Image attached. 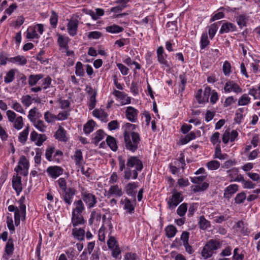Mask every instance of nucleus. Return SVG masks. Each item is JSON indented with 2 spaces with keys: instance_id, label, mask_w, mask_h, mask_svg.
I'll return each instance as SVG.
<instances>
[{
  "instance_id": "f257e3e1",
  "label": "nucleus",
  "mask_w": 260,
  "mask_h": 260,
  "mask_svg": "<svg viewBox=\"0 0 260 260\" xmlns=\"http://www.w3.org/2000/svg\"><path fill=\"white\" fill-rule=\"evenodd\" d=\"M125 148L132 152H135L139 148L140 143V137L138 133L125 131L123 133Z\"/></svg>"
},
{
  "instance_id": "f03ea898",
  "label": "nucleus",
  "mask_w": 260,
  "mask_h": 260,
  "mask_svg": "<svg viewBox=\"0 0 260 260\" xmlns=\"http://www.w3.org/2000/svg\"><path fill=\"white\" fill-rule=\"evenodd\" d=\"M222 242L219 240L211 239L204 246L201 255L204 259H207L211 257L214 253V251L216 250L221 247Z\"/></svg>"
},
{
  "instance_id": "7ed1b4c3",
  "label": "nucleus",
  "mask_w": 260,
  "mask_h": 260,
  "mask_svg": "<svg viewBox=\"0 0 260 260\" xmlns=\"http://www.w3.org/2000/svg\"><path fill=\"white\" fill-rule=\"evenodd\" d=\"M81 196L82 201L85 203L88 209L94 207L98 203L97 198L95 196L89 192L84 187L81 189Z\"/></svg>"
},
{
  "instance_id": "20e7f679",
  "label": "nucleus",
  "mask_w": 260,
  "mask_h": 260,
  "mask_svg": "<svg viewBox=\"0 0 260 260\" xmlns=\"http://www.w3.org/2000/svg\"><path fill=\"white\" fill-rule=\"evenodd\" d=\"M8 121L13 123V126L17 130L21 129L24 125L23 118L21 116H17L13 111L9 110L6 112Z\"/></svg>"
},
{
  "instance_id": "39448f33",
  "label": "nucleus",
  "mask_w": 260,
  "mask_h": 260,
  "mask_svg": "<svg viewBox=\"0 0 260 260\" xmlns=\"http://www.w3.org/2000/svg\"><path fill=\"white\" fill-rule=\"evenodd\" d=\"M8 121L13 123V126L17 130L21 129L24 125L23 118L21 116H17L13 111L9 110L6 112Z\"/></svg>"
},
{
  "instance_id": "423d86ee",
  "label": "nucleus",
  "mask_w": 260,
  "mask_h": 260,
  "mask_svg": "<svg viewBox=\"0 0 260 260\" xmlns=\"http://www.w3.org/2000/svg\"><path fill=\"white\" fill-rule=\"evenodd\" d=\"M183 201V197L180 192H175L170 197L168 205L170 209H175Z\"/></svg>"
},
{
  "instance_id": "0eeeda50",
  "label": "nucleus",
  "mask_w": 260,
  "mask_h": 260,
  "mask_svg": "<svg viewBox=\"0 0 260 260\" xmlns=\"http://www.w3.org/2000/svg\"><path fill=\"white\" fill-rule=\"evenodd\" d=\"M158 62L162 66V68H170L171 66L167 60V55L164 54V49L162 46L159 47L156 50Z\"/></svg>"
},
{
  "instance_id": "6e6552de",
  "label": "nucleus",
  "mask_w": 260,
  "mask_h": 260,
  "mask_svg": "<svg viewBox=\"0 0 260 260\" xmlns=\"http://www.w3.org/2000/svg\"><path fill=\"white\" fill-rule=\"evenodd\" d=\"M135 167L137 170H142L143 168L142 162L137 156L129 157L126 162V168Z\"/></svg>"
},
{
  "instance_id": "1a4fd4ad",
  "label": "nucleus",
  "mask_w": 260,
  "mask_h": 260,
  "mask_svg": "<svg viewBox=\"0 0 260 260\" xmlns=\"http://www.w3.org/2000/svg\"><path fill=\"white\" fill-rule=\"evenodd\" d=\"M63 191L62 197L64 202L67 206L71 205L73 202V197L76 194V190L74 188L69 187Z\"/></svg>"
},
{
  "instance_id": "9d476101",
  "label": "nucleus",
  "mask_w": 260,
  "mask_h": 260,
  "mask_svg": "<svg viewBox=\"0 0 260 260\" xmlns=\"http://www.w3.org/2000/svg\"><path fill=\"white\" fill-rule=\"evenodd\" d=\"M139 111L133 107H127L125 111L127 119L132 122H135L137 120Z\"/></svg>"
},
{
  "instance_id": "9b49d317",
  "label": "nucleus",
  "mask_w": 260,
  "mask_h": 260,
  "mask_svg": "<svg viewBox=\"0 0 260 260\" xmlns=\"http://www.w3.org/2000/svg\"><path fill=\"white\" fill-rule=\"evenodd\" d=\"M224 90L225 92H230L233 91L237 93H241L242 91L240 86L233 81L226 82Z\"/></svg>"
},
{
  "instance_id": "f8f14e48",
  "label": "nucleus",
  "mask_w": 260,
  "mask_h": 260,
  "mask_svg": "<svg viewBox=\"0 0 260 260\" xmlns=\"http://www.w3.org/2000/svg\"><path fill=\"white\" fill-rule=\"evenodd\" d=\"M71 222L73 226L75 227L84 224L86 222L82 213L72 212Z\"/></svg>"
},
{
  "instance_id": "ddd939ff",
  "label": "nucleus",
  "mask_w": 260,
  "mask_h": 260,
  "mask_svg": "<svg viewBox=\"0 0 260 260\" xmlns=\"http://www.w3.org/2000/svg\"><path fill=\"white\" fill-rule=\"evenodd\" d=\"M47 172L53 178H56L63 173V169L58 166L49 167Z\"/></svg>"
},
{
  "instance_id": "4468645a",
  "label": "nucleus",
  "mask_w": 260,
  "mask_h": 260,
  "mask_svg": "<svg viewBox=\"0 0 260 260\" xmlns=\"http://www.w3.org/2000/svg\"><path fill=\"white\" fill-rule=\"evenodd\" d=\"M12 183L13 189L16 191L17 195H19L22 190L21 177L18 175L13 176Z\"/></svg>"
},
{
  "instance_id": "2eb2a0df",
  "label": "nucleus",
  "mask_w": 260,
  "mask_h": 260,
  "mask_svg": "<svg viewBox=\"0 0 260 260\" xmlns=\"http://www.w3.org/2000/svg\"><path fill=\"white\" fill-rule=\"evenodd\" d=\"M78 26V21L76 19L71 20L67 25V29L69 34L74 36L77 34V31Z\"/></svg>"
},
{
  "instance_id": "dca6fc26",
  "label": "nucleus",
  "mask_w": 260,
  "mask_h": 260,
  "mask_svg": "<svg viewBox=\"0 0 260 260\" xmlns=\"http://www.w3.org/2000/svg\"><path fill=\"white\" fill-rule=\"evenodd\" d=\"M70 39L68 37H64L60 34L58 35L57 43L60 50H67L69 48L68 43Z\"/></svg>"
},
{
  "instance_id": "f3484780",
  "label": "nucleus",
  "mask_w": 260,
  "mask_h": 260,
  "mask_svg": "<svg viewBox=\"0 0 260 260\" xmlns=\"http://www.w3.org/2000/svg\"><path fill=\"white\" fill-rule=\"evenodd\" d=\"M238 190V185L235 184H231L228 186L224 192V198L229 199L233 194L236 193Z\"/></svg>"
},
{
  "instance_id": "a211bd4d",
  "label": "nucleus",
  "mask_w": 260,
  "mask_h": 260,
  "mask_svg": "<svg viewBox=\"0 0 260 260\" xmlns=\"http://www.w3.org/2000/svg\"><path fill=\"white\" fill-rule=\"evenodd\" d=\"M54 137L56 139L61 142H67L68 138L67 137V132L61 126H59V128L55 132Z\"/></svg>"
},
{
  "instance_id": "6ab92c4d",
  "label": "nucleus",
  "mask_w": 260,
  "mask_h": 260,
  "mask_svg": "<svg viewBox=\"0 0 260 260\" xmlns=\"http://www.w3.org/2000/svg\"><path fill=\"white\" fill-rule=\"evenodd\" d=\"M85 208L82 200H76L73 203V213H82Z\"/></svg>"
},
{
  "instance_id": "aec40b11",
  "label": "nucleus",
  "mask_w": 260,
  "mask_h": 260,
  "mask_svg": "<svg viewBox=\"0 0 260 260\" xmlns=\"http://www.w3.org/2000/svg\"><path fill=\"white\" fill-rule=\"evenodd\" d=\"M236 29V26L233 23L230 22L223 23L219 30V33H228L230 31H234Z\"/></svg>"
},
{
  "instance_id": "412c9836",
  "label": "nucleus",
  "mask_w": 260,
  "mask_h": 260,
  "mask_svg": "<svg viewBox=\"0 0 260 260\" xmlns=\"http://www.w3.org/2000/svg\"><path fill=\"white\" fill-rule=\"evenodd\" d=\"M141 171V170H137V168H135L133 170H131V169L126 168L124 171V178L126 180H129L133 175L132 178L133 179H136L138 177V172Z\"/></svg>"
},
{
  "instance_id": "4be33fe9",
  "label": "nucleus",
  "mask_w": 260,
  "mask_h": 260,
  "mask_svg": "<svg viewBox=\"0 0 260 260\" xmlns=\"http://www.w3.org/2000/svg\"><path fill=\"white\" fill-rule=\"evenodd\" d=\"M138 187V185L135 182L128 183L125 187L126 193L130 196H135L136 192L134 191Z\"/></svg>"
},
{
  "instance_id": "5701e85b",
  "label": "nucleus",
  "mask_w": 260,
  "mask_h": 260,
  "mask_svg": "<svg viewBox=\"0 0 260 260\" xmlns=\"http://www.w3.org/2000/svg\"><path fill=\"white\" fill-rule=\"evenodd\" d=\"M108 193L110 195H114L116 197H120L123 195V191L118 185H114L110 187Z\"/></svg>"
},
{
  "instance_id": "b1692460",
  "label": "nucleus",
  "mask_w": 260,
  "mask_h": 260,
  "mask_svg": "<svg viewBox=\"0 0 260 260\" xmlns=\"http://www.w3.org/2000/svg\"><path fill=\"white\" fill-rule=\"evenodd\" d=\"M42 74L30 75L28 77V83L30 86L36 85L38 82L43 78Z\"/></svg>"
},
{
  "instance_id": "393cba45",
  "label": "nucleus",
  "mask_w": 260,
  "mask_h": 260,
  "mask_svg": "<svg viewBox=\"0 0 260 260\" xmlns=\"http://www.w3.org/2000/svg\"><path fill=\"white\" fill-rule=\"evenodd\" d=\"M85 231L82 228L73 229L72 230V234L75 238L80 241H82L84 239Z\"/></svg>"
},
{
  "instance_id": "a878e982",
  "label": "nucleus",
  "mask_w": 260,
  "mask_h": 260,
  "mask_svg": "<svg viewBox=\"0 0 260 260\" xmlns=\"http://www.w3.org/2000/svg\"><path fill=\"white\" fill-rule=\"evenodd\" d=\"M165 231L166 236L169 238L174 237L177 232L176 228L173 225H168L166 227Z\"/></svg>"
},
{
  "instance_id": "bb28decb",
  "label": "nucleus",
  "mask_w": 260,
  "mask_h": 260,
  "mask_svg": "<svg viewBox=\"0 0 260 260\" xmlns=\"http://www.w3.org/2000/svg\"><path fill=\"white\" fill-rule=\"evenodd\" d=\"M121 203L124 204V208L127 212L130 214L134 212L135 206L128 199L125 198L124 201L121 200Z\"/></svg>"
},
{
  "instance_id": "cd10ccee",
  "label": "nucleus",
  "mask_w": 260,
  "mask_h": 260,
  "mask_svg": "<svg viewBox=\"0 0 260 260\" xmlns=\"http://www.w3.org/2000/svg\"><path fill=\"white\" fill-rule=\"evenodd\" d=\"M94 136L92 139V142L97 145L100 141L105 137V134L102 129H99L94 134Z\"/></svg>"
},
{
  "instance_id": "c85d7f7f",
  "label": "nucleus",
  "mask_w": 260,
  "mask_h": 260,
  "mask_svg": "<svg viewBox=\"0 0 260 260\" xmlns=\"http://www.w3.org/2000/svg\"><path fill=\"white\" fill-rule=\"evenodd\" d=\"M107 145L109 146L112 150L116 151L118 148L116 141L115 139L111 136H108L106 139Z\"/></svg>"
},
{
  "instance_id": "c756f323",
  "label": "nucleus",
  "mask_w": 260,
  "mask_h": 260,
  "mask_svg": "<svg viewBox=\"0 0 260 260\" xmlns=\"http://www.w3.org/2000/svg\"><path fill=\"white\" fill-rule=\"evenodd\" d=\"M29 127L27 126L22 132L19 133L18 140L21 143L24 144L26 142L29 133Z\"/></svg>"
},
{
  "instance_id": "7c9ffc66",
  "label": "nucleus",
  "mask_w": 260,
  "mask_h": 260,
  "mask_svg": "<svg viewBox=\"0 0 260 260\" xmlns=\"http://www.w3.org/2000/svg\"><path fill=\"white\" fill-rule=\"evenodd\" d=\"M28 160L26 159L25 156H21L18 162V168L19 170H22V168H23L24 169H26L27 170L28 169Z\"/></svg>"
},
{
  "instance_id": "2f4dec72",
  "label": "nucleus",
  "mask_w": 260,
  "mask_h": 260,
  "mask_svg": "<svg viewBox=\"0 0 260 260\" xmlns=\"http://www.w3.org/2000/svg\"><path fill=\"white\" fill-rule=\"evenodd\" d=\"M95 123L93 120H89L84 125L83 131L86 134H89L91 133L95 126Z\"/></svg>"
},
{
  "instance_id": "473e14b6",
  "label": "nucleus",
  "mask_w": 260,
  "mask_h": 260,
  "mask_svg": "<svg viewBox=\"0 0 260 260\" xmlns=\"http://www.w3.org/2000/svg\"><path fill=\"white\" fill-rule=\"evenodd\" d=\"M199 225L201 229L205 230L210 228L211 224L210 221L207 220L204 216H201L199 221Z\"/></svg>"
},
{
  "instance_id": "72a5a7b5",
  "label": "nucleus",
  "mask_w": 260,
  "mask_h": 260,
  "mask_svg": "<svg viewBox=\"0 0 260 260\" xmlns=\"http://www.w3.org/2000/svg\"><path fill=\"white\" fill-rule=\"evenodd\" d=\"M123 29H124L122 27L116 24L108 26L106 28V30L107 32L112 34H116L122 32Z\"/></svg>"
},
{
  "instance_id": "f704fd0d",
  "label": "nucleus",
  "mask_w": 260,
  "mask_h": 260,
  "mask_svg": "<svg viewBox=\"0 0 260 260\" xmlns=\"http://www.w3.org/2000/svg\"><path fill=\"white\" fill-rule=\"evenodd\" d=\"M10 61L12 63H17L19 65L23 66L27 62V59L23 56H17L14 57H11Z\"/></svg>"
},
{
  "instance_id": "c9c22d12",
  "label": "nucleus",
  "mask_w": 260,
  "mask_h": 260,
  "mask_svg": "<svg viewBox=\"0 0 260 260\" xmlns=\"http://www.w3.org/2000/svg\"><path fill=\"white\" fill-rule=\"evenodd\" d=\"M248 20V17L246 15H240L236 18L237 24L241 28L246 25Z\"/></svg>"
},
{
  "instance_id": "e433bc0d",
  "label": "nucleus",
  "mask_w": 260,
  "mask_h": 260,
  "mask_svg": "<svg viewBox=\"0 0 260 260\" xmlns=\"http://www.w3.org/2000/svg\"><path fill=\"white\" fill-rule=\"evenodd\" d=\"M14 249L13 241L11 238H10L8 239L5 246V253L8 255H12L13 253Z\"/></svg>"
},
{
  "instance_id": "4c0bfd02",
  "label": "nucleus",
  "mask_w": 260,
  "mask_h": 260,
  "mask_svg": "<svg viewBox=\"0 0 260 260\" xmlns=\"http://www.w3.org/2000/svg\"><path fill=\"white\" fill-rule=\"evenodd\" d=\"M34 125L35 127L41 132H44L46 131L47 126L45 125L44 122L41 120H36L33 122Z\"/></svg>"
},
{
  "instance_id": "58836bf2",
  "label": "nucleus",
  "mask_w": 260,
  "mask_h": 260,
  "mask_svg": "<svg viewBox=\"0 0 260 260\" xmlns=\"http://www.w3.org/2000/svg\"><path fill=\"white\" fill-rule=\"evenodd\" d=\"M220 24V22H217L216 23H214L212 24L208 31V34L209 35L210 38L212 39L215 36L216 32L217 31V30L218 28V26Z\"/></svg>"
},
{
  "instance_id": "ea45409f",
  "label": "nucleus",
  "mask_w": 260,
  "mask_h": 260,
  "mask_svg": "<svg viewBox=\"0 0 260 260\" xmlns=\"http://www.w3.org/2000/svg\"><path fill=\"white\" fill-rule=\"evenodd\" d=\"M15 70H10L6 74L4 78V81L6 83H10L13 81L15 79Z\"/></svg>"
},
{
  "instance_id": "a19ab883",
  "label": "nucleus",
  "mask_w": 260,
  "mask_h": 260,
  "mask_svg": "<svg viewBox=\"0 0 260 260\" xmlns=\"http://www.w3.org/2000/svg\"><path fill=\"white\" fill-rule=\"evenodd\" d=\"M201 48L202 49H205L210 43L208 40V37L207 33H203L202 35L201 38Z\"/></svg>"
},
{
  "instance_id": "79ce46f5",
  "label": "nucleus",
  "mask_w": 260,
  "mask_h": 260,
  "mask_svg": "<svg viewBox=\"0 0 260 260\" xmlns=\"http://www.w3.org/2000/svg\"><path fill=\"white\" fill-rule=\"evenodd\" d=\"M20 100L22 104L25 107H28L31 104L32 101L34 99H32L29 95H23Z\"/></svg>"
},
{
  "instance_id": "37998d69",
  "label": "nucleus",
  "mask_w": 260,
  "mask_h": 260,
  "mask_svg": "<svg viewBox=\"0 0 260 260\" xmlns=\"http://www.w3.org/2000/svg\"><path fill=\"white\" fill-rule=\"evenodd\" d=\"M206 166L210 170H216L220 167V163L217 160H211L208 162Z\"/></svg>"
},
{
  "instance_id": "c03bdc74",
  "label": "nucleus",
  "mask_w": 260,
  "mask_h": 260,
  "mask_svg": "<svg viewBox=\"0 0 260 260\" xmlns=\"http://www.w3.org/2000/svg\"><path fill=\"white\" fill-rule=\"evenodd\" d=\"M94 116L103 120L104 119L107 117V114L104 111L99 110L98 109H95L92 112Z\"/></svg>"
},
{
  "instance_id": "a18cd8bd",
  "label": "nucleus",
  "mask_w": 260,
  "mask_h": 260,
  "mask_svg": "<svg viewBox=\"0 0 260 260\" xmlns=\"http://www.w3.org/2000/svg\"><path fill=\"white\" fill-rule=\"evenodd\" d=\"M75 74L77 76L82 77L84 75V70L82 63L78 61L76 64Z\"/></svg>"
},
{
  "instance_id": "49530a36",
  "label": "nucleus",
  "mask_w": 260,
  "mask_h": 260,
  "mask_svg": "<svg viewBox=\"0 0 260 260\" xmlns=\"http://www.w3.org/2000/svg\"><path fill=\"white\" fill-rule=\"evenodd\" d=\"M38 109L37 108L35 107L31 109H30L29 111L28 118L30 120V121L32 122L35 121L36 120V117L37 115L39 114L38 112Z\"/></svg>"
},
{
  "instance_id": "de8ad7c7",
  "label": "nucleus",
  "mask_w": 260,
  "mask_h": 260,
  "mask_svg": "<svg viewBox=\"0 0 260 260\" xmlns=\"http://www.w3.org/2000/svg\"><path fill=\"white\" fill-rule=\"evenodd\" d=\"M228 157L227 154H222L221 153V149L220 146H217L215 149V152L214 157L218 158L220 160L225 159Z\"/></svg>"
},
{
  "instance_id": "09e8293b",
  "label": "nucleus",
  "mask_w": 260,
  "mask_h": 260,
  "mask_svg": "<svg viewBox=\"0 0 260 260\" xmlns=\"http://www.w3.org/2000/svg\"><path fill=\"white\" fill-rule=\"evenodd\" d=\"M74 157L76 161V164L80 165L81 161L83 160L82 153L81 150L78 149L75 151Z\"/></svg>"
},
{
  "instance_id": "8fccbe9b",
  "label": "nucleus",
  "mask_w": 260,
  "mask_h": 260,
  "mask_svg": "<svg viewBox=\"0 0 260 260\" xmlns=\"http://www.w3.org/2000/svg\"><path fill=\"white\" fill-rule=\"evenodd\" d=\"M250 101V98L246 94H243L239 99L238 104L239 106L247 105Z\"/></svg>"
},
{
  "instance_id": "3c124183",
  "label": "nucleus",
  "mask_w": 260,
  "mask_h": 260,
  "mask_svg": "<svg viewBox=\"0 0 260 260\" xmlns=\"http://www.w3.org/2000/svg\"><path fill=\"white\" fill-rule=\"evenodd\" d=\"M42 81V84L41 87L43 89L45 90L47 88H49L51 86L52 79L50 77L47 76L46 78L43 79Z\"/></svg>"
},
{
  "instance_id": "603ef678",
  "label": "nucleus",
  "mask_w": 260,
  "mask_h": 260,
  "mask_svg": "<svg viewBox=\"0 0 260 260\" xmlns=\"http://www.w3.org/2000/svg\"><path fill=\"white\" fill-rule=\"evenodd\" d=\"M187 209V204L186 203H183L179 206L177 210V213L180 216H183Z\"/></svg>"
},
{
  "instance_id": "864d4df0",
  "label": "nucleus",
  "mask_w": 260,
  "mask_h": 260,
  "mask_svg": "<svg viewBox=\"0 0 260 260\" xmlns=\"http://www.w3.org/2000/svg\"><path fill=\"white\" fill-rule=\"evenodd\" d=\"M246 198V193L244 192L237 194L235 198V203L237 204L243 203Z\"/></svg>"
},
{
  "instance_id": "5fc2aeb1",
  "label": "nucleus",
  "mask_w": 260,
  "mask_h": 260,
  "mask_svg": "<svg viewBox=\"0 0 260 260\" xmlns=\"http://www.w3.org/2000/svg\"><path fill=\"white\" fill-rule=\"evenodd\" d=\"M101 218V215L100 213L97 212L96 211L93 210L91 212L90 214V217L89 219V222L90 224L92 223L93 221L95 220L96 221H100Z\"/></svg>"
},
{
  "instance_id": "6e6d98bb",
  "label": "nucleus",
  "mask_w": 260,
  "mask_h": 260,
  "mask_svg": "<svg viewBox=\"0 0 260 260\" xmlns=\"http://www.w3.org/2000/svg\"><path fill=\"white\" fill-rule=\"evenodd\" d=\"M44 119L48 123H51L56 120V116L49 111H47L44 114Z\"/></svg>"
},
{
  "instance_id": "4d7b16f0",
  "label": "nucleus",
  "mask_w": 260,
  "mask_h": 260,
  "mask_svg": "<svg viewBox=\"0 0 260 260\" xmlns=\"http://www.w3.org/2000/svg\"><path fill=\"white\" fill-rule=\"evenodd\" d=\"M222 70L225 76H229L231 72V66L228 61H225L222 66Z\"/></svg>"
},
{
  "instance_id": "13d9d810",
  "label": "nucleus",
  "mask_w": 260,
  "mask_h": 260,
  "mask_svg": "<svg viewBox=\"0 0 260 260\" xmlns=\"http://www.w3.org/2000/svg\"><path fill=\"white\" fill-rule=\"evenodd\" d=\"M107 245L110 249H113V248L115 247L116 246H118L117 241L116 240L115 237L113 236L109 237Z\"/></svg>"
},
{
  "instance_id": "bf43d9fd",
  "label": "nucleus",
  "mask_w": 260,
  "mask_h": 260,
  "mask_svg": "<svg viewBox=\"0 0 260 260\" xmlns=\"http://www.w3.org/2000/svg\"><path fill=\"white\" fill-rule=\"evenodd\" d=\"M57 21V15L54 11H52L51 12V16L50 18V23L53 28H55L56 27Z\"/></svg>"
},
{
  "instance_id": "052dcab7",
  "label": "nucleus",
  "mask_w": 260,
  "mask_h": 260,
  "mask_svg": "<svg viewBox=\"0 0 260 260\" xmlns=\"http://www.w3.org/2000/svg\"><path fill=\"white\" fill-rule=\"evenodd\" d=\"M11 107L12 109H13L15 111H16L17 112H19L23 114H25V111L23 109V107H22L21 104L18 102H14Z\"/></svg>"
},
{
  "instance_id": "680f3d73",
  "label": "nucleus",
  "mask_w": 260,
  "mask_h": 260,
  "mask_svg": "<svg viewBox=\"0 0 260 260\" xmlns=\"http://www.w3.org/2000/svg\"><path fill=\"white\" fill-rule=\"evenodd\" d=\"M211 88L210 87L207 86L205 87L204 92V95L203 96V103L208 102L209 97L211 94Z\"/></svg>"
},
{
  "instance_id": "e2e57ef3",
  "label": "nucleus",
  "mask_w": 260,
  "mask_h": 260,
  "mask_svg": "<svg viewBox=\"0 0 260 260\" xmlns=\"http://www.w3.org/2000/svg\"><path fill=\"white\" fill-rule=\"evenodd\" d=\"M54 150L55 148L53 146H49L46 150L45 156L48 160H52V155L54 152Z\"/></svg>"
},
{
  "instance_id": "0e129e2a",
  "label": "nucleus",
  "mask_w": 260,
  "mask_h": 260,
  "mask_svg": "<svg viewBox=\"0 0 260 260\" xmlns=\"http://www.w3.org/2000/svg\"><path fill=\"white\" fill-rule=\"evenodd\" d=\"M111 250H112V255L113 257L121 259L120 254L121 251L118 246H116L113 249H111Z\"/></svg>"
},
{
  "instance_id": "69168bd1",
  "label": "nucleus",
  "mask_w": 260,
  "mask_h": 260,
  "mask_svg": "<svg viewBox=\"0 0 260 260\" xmlns=\"http://www.w3.org/2000/svg\"><path fill=\"white\" fill-rule=\"evenodd\" d=\"M238 172H239L238 169L236 168H232V169L227 171V173L228 174V176L231 178L230 181L231 182L233 181L234 179L236 177V175L238 174Z\"/></svg>"
},
{
  "instance_id": "338daca9",
  "label": "nucleus",
  "mask_w": 260,
  "mask_h": 260,
  "mask_svg": "<svg viewBox=\"0 0 260 260\" xmlns=\"http://www.w3.org/2000/svg\"><path fill=\"white\" fill-rule=\"evenodd\" d=\"M57 102L60 105L61 109H65L68 108L70 106V102L68 100H62L59 99Z\"/></svg>"
},
{
  "instance_id": "774afa93",
  "label": "nucleus",
  "mask_w": 260,
  "mask_h": 260,
  "mask_svg": "<svg viewBox=\"0 0 260 260\" xmlns=\"http://www.w3.org/2000/svg\"><path fill=\"white\" fill-rule=\"evenodd\" d=\"M68 260H74L75 250L73 248H70L66 251Z\"/></svg>"
}]
</instances>
